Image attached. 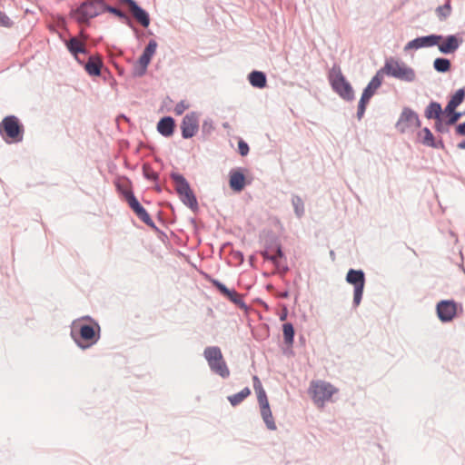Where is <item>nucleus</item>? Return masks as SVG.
<instances>
[{
  "instance_id": "nucleus-1",
  "label": "nucleus",
  "mask_w": 465,
  "mask_h": 465,
  "mask_svg": "<svg viewBox=\"0 0 465 465\" xmlns=\"http://www.w3.org/2000/svg\"><path fill=\"white\" fill-rule=\"evenodd\" d=\"M378 73L382 78L386 74L407 83H412L416 80L415 70L405 62L393 57L387 58L383 67L378 70Z\"/></svg>"
},
{
  "instance_id": "nucleus-2",
  "label": "nucleus",
  "mask_w": 465,
  "mask_h": 465,
  "mask_svg": "<svg viewBox=\"0 0 465 465\" xmlns=\"http://www.w3.org/2000/svg\"><path fill=\"white\" fill-rule=\"evenodd\" d=\"M104 0H85L71 11V17L78 24H88L91 19L104 13Z\"/></svg>"
},
{
  "instance_id": "nucleus-3",
  "label": "nucleus",
  "mask_w": 465,
  "mask_h": 465,
  "mask_svg": "<svg viewBox=\"0 0 465 465\" xmlns=\"http://www.w3.org/2000/svg\"><path fill=\"white\" fill-rule=\"evenodd\" d=\"M203 357L210 370L214 374L219 375L223 379H227L230 376V370L218 346L206 347L203 351Z\"/></svg>"
},
{
  "instance_id": "nucleus-4",
  "label": "nucleus",
  "mask_w": 465,
  "mask_h": 465,
  "mask_svg": "<svg viewBox=\"0 0 465 465\" xmlns=\"http://www.w3.org/2000/svg\"><path fill=\"white\" fill-rule=\"evenodd\" d=\"M0 134H5L4 139L7 143H19L23 140L24 129L16 116L9 115L0 123Z\"/></svg>"
},
{
  "instance_id": "nucleus-5",
  "label": "nucleus",
  "mask_w": 465,
  "mask_h": 465,
  "mask_svg": "<svg viewBox=\"0 0 465 465\" xmlns=\"http://www.w3.org/2000/svg\"><path fill=\"white\" fill-rule=\"evenodd\" d=\"M71 334L74 341L84 349L96 342L98 339L95 337V331L94 327L82 324L80 320L73 322Z\"/></svg>"
},
{
  "instance_id": "nucleus-6",
  "label": "nucleus",
  "mask_w": 465,
  "mask_h": 465,
  "mask_svg": "<svg viewBox=\"0 0 465 465\" xmlns=\"http://www.w3.org/2000/svg\"><path fill=\"white\" fill-rule=\"evenodd\" d=\"M332 89L344 100L352 101L354 91L351 84L345 79L340 68H333L329 76Z\"/></svg>"
},
{
  "instance_id": "nucleus-7",
  "label": "nucleus",
  "mask_w": 465,
  "mask_h": 465,
  "mask_svg": "<svg viewBox=\"0 0 465 465\" xmlns=\"http://www.w3.org/2000/svg\"><path fill=\"white\" fill-rule=\"evenodd\" d=\"M309 391L313 401L320 407H323L325 402L330 401L337 391L331 383L323 381H312Z\"/></svg>"
},
{
  "instance_id": "nucleus-8",
  "label": "nucleus",
  "mask_w": 465,
  "mask_h": 465,
  "mask_svg": "<svg viewBox=\"0 0 465 465\" xmlns=\"http://www.w3.org/2000/svg\"><path fill=\"white\" fill-rule=\"evenodd\" d=\"M346 281L354 285L353 306L358 307L362 299V293L365 284L364 272L361 270L351 269L347 272Z\"/></svg>"
},
{
  "instance_id": "nucleus-9",
  "label": "nucleus",
  "mask_w": 465,
  "mask_h": 465,
  "mask_svg": "<svg viewBox=\"0 0 465 465\" xmlns=\"http://www.w3.org/2000/svg\"><path fill=\"white\" fill-rule=\"evenodd\" d=\"M420 126V121L416 112L409 107L403 108L398 122L396 123V128L402 134L413 131Z\"/></svg>"
},
{
  "instance_id": "nucleus-10",
  "label": "nucleus",
  "mask_w": 465,
  "mask_h": 465,
  "mask_svg": "<svg viewBox=\"0 0 465 465\" xmlns=\"http://www.w3.org/2000/svg\"><path fill=\"white\" fill-rule=\"evenodd\" d=\"M157 42L153 39L150 40L146 47L144 48L142 55L138 59L134 68V74L136 76H143L147 70V67L151 62L152 57L156 53Z\"/></svg>"
},
{
  "instance_id": "nucleus-11",
  "label": "nucleus",
  "mask_w": 465,
  "mask_h": 465,
  "mask_svg": "<svg viewBox=\"0 0 465 465\" xmlns=\"http://www.w3.org/2000/svg\"><path fill=\"white\" fill-rule=\"evenodd\" d=\"M125 199L130 208L135 213L138 218L150 227H155L153 221L150 217L146 210L140 204L133 192L127 191L124 193Z\"/></svg>"
},
{
  "instance_id": "nucleus-12",
  "label": "nucleus",
  "mask_w": 465,
  "mask_h": 465,
  "mask_svg": "<svg viewBox=\"0 0 465 465\" xmlns=\"http://www.w3.org/2000/svg\"><path fill=\"white\" fill-rule=\"evenodd\" d=\"M443 39V35H429L425 36L417 37L410 42L404 46V51H410L412 49H420L426 47L436 46L439 44V41Z\"/></svg>"
},
{
  "instance_id": "nucleus-13",
  "label": "nucleus",
  "mask_w": 465,
  "mask_h": 465,
  "mask_svg": "<svg viewBox=\"0 0 465 465\" xmlns=\"http://www.w3.org/2000/svg\"><path fill=\"white\" fill-rule=\"evenodd\" d=\"M199 129V114L195 112L187 114L182 121V136L184 139L192 138Z\"/></svg>"
},
{
  "instance_id": "nucleus-14",
  "label": "nucleus",
  "mask_w": 465,
  "mask_h": 465,
  "mask_svg": "<svg viewBox=\"0 0 465 465\" xmlns=\"http://www.w3.org/2000/svg\"><path fill=\"white\" fill-rule=\"evenodd\" d=\"M439 319L442 322H450L457 313V303L452 300L440 301L436 307Z\"/></svg>"
},
{
  "instance_id": "nucleus-15",
  "label": "nucleus",
  "mask_w": 465,
  "mask_h": 465,
  "mask_svg": "<svg viewBox=\"0 0 465 465\" xmlns=\"http://www.w3.org/2000/svg\"><path fill=\"white\" fill-rule=\"evenodd\" d=\"M123 5H127L130 12L135 20L141 24L143 27H147L150 25V17L148 13L140 7L134 0H119Z\"/></svg>"
},
{
  "instance_id": "nucleus-16",
  "label": "nucleus",
  "mask_w": 465,
  "mask_h": 465,
  "mask_svg": "<svg viewBox=\"0 0 465 465\" xmlns=\"http://www.w3.org/2000/svg\"><path fill=\"white\" fill-rule=\"evenodd\" d=\"M209 282L216 287L221 293H223L224 296H226L234 304L244 307L245 304L241 297V295L235 291V290H230L228 289L223 283H222L220 281L209 278Z\"/></svg>"
},
{
  "instance_id": "nucleus-17",
  "label": "nucleus",
  "mask_w": 465,
  "mask_h": 465,
  "mask_svg": "<svg viewBox=\"0 0 465 465\" xmlns=\"http://www.w3.org/2000/svg\"><path fill=\"white\" fill-rule=\"evenodd\" d=\"M461 40L455 35L443 36L441 41H439L438 46L440 53L444 54H454L460 47Z\"/></svg>"
},
{
  "instance_id": "nucleus-18",
  "label": "nucleus",
  "mask_w": 465,
  "mask_h": 465,
  "mask_svg": "<svg viewBox=\"0 0 465 465\" xmlns=\"http://www.w3.org/2000/svg\"><path fill=\"white\" fill-rule=\"evenodd\" d=\"M260 409H261V415L262 418L267 427L270 430H275L277 429V426L275 424L274 419L272 417V413L270 409L268 399H262L258 401Z\"/></svg>"
},
{
  "instance_id": "nucleus-19",
  "label": "nucleus",
  "mask_w": 465,
  "mask_h": 465,
  "mask_svg": "<svg viewBox=\"0 0 465 465\" xmlns=\"http://www.w3.org/2000/svg\"><path fill=\"white\" fill-rule=\"evenodd\" d=\"M66 47L79 64H84V60L80 58L79 54L86 55L87 51L84 45L79 39L76 37L70 38L66 42Z\"/></svg>"
},
{
  "instance_id": "nucleus-20",
  "label": "nucleus",
  "mask_w": 465,
  "mask_h": 465,
  "mask_svg": "<svg viewBox=\"0 0 465 465\" xmlns=\"http://www.w3.org/2000/svg\"><path fill=\"white\" fill-rule=\"evenodd\" d=\"M382 80V77L377 72L376 74L369 82L368 85L364 88L361 100L369 103L370 99L373 96L377 89L381 85Z\"/></svg>"
},
{
  "instance_id": "nucleus-21",
  "label": "nucleus",
  "mask_w": 465,
  "mask_h": 465,
  "mask_svg": "<svg viewBox=\"0 0 465 465\" xmlns=\"http://www.w3.org/2000/svg\"><path fill=\"white\" fill-rule=\"evenodd\" d=\"M419 137L420 139V142L422 144L436 148V149H442L444 148L443 142L441 140L436 141L432 133L428 127H424L420 133Z\"/></svg>"
},
{
  "instance_id": "nucleus-22",
  "label": "nucleus",
  "mask_w": 465,
  "mask_h": 465,
  "mask_svg": "<svg viewBox=\"0 0 465 465\" xmlns=\"http://www.w3.org/2000/svg\"><path fill=\"white\" fill-rule=\"evenodd\" d=\"M91 76H99L101 74V68L103 66V62L99 56L90 55L88 56V61L84 64H82Z\"/></svg>"
},
{
  "instance_id": "nucleus-23",
  "label": "nucleus",
  "mask_w": 465,
  "mask_h": 465,
  "mask_svg": "<svg viewBox=\"0 0 465 465\" xmlns=\"http://www.w3.org/2000/svg\"><path fill=\"white\" fill-rule=\"evenodd\" d=\"M230 187L235 192H241L245 186V176L239 170L230 172Z\"/></svg>"
},
{
  "instance_id": "nucleus-24",
  "label": "nucleus",
  "mask_w": 465,
  "mask_h": 465,
  "mask_svg": "<svg viewBox=\"0 0 465 465\" xmlns=\"http://www.w3.org/2000/svg\"><path fill=\"white\" fill-rule=\"evenodd\" d=\"M174 120L170 116L162 118L157 124V131L165 137H169L173 134Z\"/></svg>"
},
{
  "instance_id": "nucleus-25",
  "label": "nucleus",
  "mask_w": 465,
  "mask_h": 465,
  "mask_svg": "<svg viewBox=\"0 0 465 465\" xmlns=\"http://www.w3.org/2000/svg\"><path fill=\"white\" fill-rule=\"evenodd\" d=\"M171 178L175 184V191L177 192L179 196L192 190L189 183L182 174L178 173H172Z\"/></svg>"
},
{
  "instance_id": "nucleus-26",
  "label": "nucleus",
  "mask_w": 465,
  "mask_h": 465,
  "mask_svg": "<svg viewBox=\"0 0 465 465\" xmlns=\"http://www.w3.org/2000/svg\"><path fill=\"white\" fill-rule=\"evenodd\" d=\"M465 90L460 88L451 96L443 113H453V111L463 102Z\"/></svg>"
},
{
  "instance_id": "nucleus-27",
  "label": "nucleus",
  "mask_w": 465,
  "mask_h": 465,
  "mask_svg": "<svg viewBox=\"0 0 465 465\" xmlns=\"http://www.w3.org/2000/svg\"><path fill=\"white\" fill-rule=\"evenodd\" d=\"M248 80L253 87L263 88L266 86V75L261 71H252L250 73Z\"/></svg>"
},
{
  "instance_id": "nucleus-28",
  "label": "nucleus",
  "mask_w": 465,
  "mask_h": 465,
  "mask_svg": "<svg viewBox=\"0 0 465 465\" xmlns=\"http://www.w3.org/2000/svg\"><path fill=\"white\" fill-rule=\"evenodd\" d=\"M442 108L440 103L430 102L426 107L424 114L427 119H435L441 117Z\"/></svg>"
},
{
  "instance_id": "nucleus-29",
  "label": "nucleus",
  "mask_w": 465,
  "mask_h": 465,
  "mask_svg": "<svg viewBox=\"0 0 465 465\" xmlns=\"http://www.w3.org/2000/svg\"><path fill=\"white\" fill-rule=\"evenodd\" d=\"M250 394H251V390L248 387H245L238 393L228 396V401H230V403L232 406H237L242 401H243Z\"/></svg>"
},
{
  "instance_id": "nucleus-30",
  "label": "nucleus",
  "mask_w": 465,
  "mask_h": 465,
  "mask_svg": "<svg viewBox=\"0 0 465 465\" xmlns=\"http://www.w3.org/2000/svg\"><path fill=\"white\" fill-rule=\"evenodd\" d=\"M181 201L192 210L198 208L197 199L192 190L180 195Z\"/></svg>"
},
{
  "instance_id": "nucleus-31",
  "label": "nucleus",
  "mask_w": 465,
  "mask_h": 465,
  "mask_svg": "<svg viewBox=\"0 0 465 465\" xmlns=\"http://www.w3.org/2000/svg\"><path fill=\"white\" fill-rule=\"evenodd\" d=\"M292 204L294 209V213L298 218H302L304 215L305 208L302 199L299 195H293L292 197Z\"/></svg>"
},
{
  "instance_id": "nucleus-32",
  "label": "nucleus",
  "mask_w": 465,
  "mask_h": 465,
  "mask_svg": "<svg viewBox=\"0 0 465 465\" xmlns=\"http://www.w3.org/2000/svg\"><path fill=\"white\" fill-rule=\"evenodd\" d=\"M282 331H283V339L284 342L292 346L293 343V338H294V329L292 323L287 322L282 325Z\"/></svg>"
},
{
  "instance_id": "nucleus-33",
  "label": "nucleus",
  "mask_w": 465,
  "mask_h": 465,
  "mask_svg": "<svg viewBox=\"0 0 465 465\" xmlns=\"http://www.w3.org/2000/svg\"><path fill=\"white\" fill-rule=\"evenodd\" d=\"M433 67L439 73H446L450 69V62L447 58H436L433 62Z\"/></svg>"
},
{
  "instance_id": "nucleus-34",
  "label": "nucleus",
  "mask_w": 465,
  "mask_h": 465,
  "mask_svg": "<svg viewBox=\"0 0 465 465\" xmlns=\"http://www.w3.org/2000/svg\"><path fill=\"white\" fill-rule=\"evenodd\" d=\"M451 7L450 1L447 0V2L440 6H438L436 9V14L440 20H445L447 17L450 15Z\"/></svg>"
},
{
  "instance_id": "nucleus-35",
  "label": "nucleus",
  "mask_w": 465,
  "mask_h": 465,
  "mask_svg": "<svg viewBox=\"0 0 465 465\" xmlns=\"http://www.w3.org/2000/svg\"><path fill=\"white\" fill-rule=\"evenodd\" d=\"M253 388L257 393V400H262L267 398L266 392L262 388V385L257 376L253 377Z\"/></svg>"
},
{
  "instance_id": "nucleus-36",
  "label": "nucleus",
  "mask_w": 465,
  "mask_h": 465,
  "mask_svg": "<svg viewBox=\"0 0 465 465\" xmlns=\"http://www.w3.org/2000/svg\"><path fill=\"white\" fill-rule=\"evenodd\" d=\"M104 12H109L111 14H114L123 20H126V21L129 20V17L126 15L125 13H124L123 11H121L120 9H118L116 7L110 6L106 4H105Z\"/></svg>"
},
{
  "instance_id": "nucleus-37",
  "label": "nucleus",
  "mask_w": 465,
  "mask_h": 465,
  "mask_svg": "<svg viewBox=\"0 0 465 465\" xmlns=\"http://www.w3.org/2000/svg\"><path fill=\"white\" fill-rule=\"evenodd\" d=\"M213 130H214V125H213V120L209 119V118L203 120V124H202L203 134L205 135H209L213 133Z\"/></svg>"
},
{
  "instance_id": "nucleus-38",
  "label": "nucleus",
  "mask_w": 465,
  "mask_h": 465,
  "mask_svg": "<svg viewBox=\"0 0 465 465\" xmlns=\"http://www.w3.org/2000/svg\"><path fill=\"white\" fill-rule=\"evenodd\" d=\"M445 114H448V116H449V119L446 122V124L448 125L454 124L463 115L462 113L455 112V110L453 111V113H445Z\"/></svg>"
},
{
  "instance_id": "nucleus-39",
  "label": "nucleus",
  "mask_w": 465,
  "mask_h": 465,
  "mask_svg": "<svg viewBox=\"0 0 465 465\" xmlns=\"http://www.w3.org/2000/svg\"><path fill=\"white\" fill-rule=\"evenodd\" d=\"M143 174L145 178L149 180H157L158 179V173L153 171L151 168L147 167L146 165H143Z\"/></svg>"
},
{
  "instance_id": "nucleus-40",
  "label": "nucleus",
  "mask_w": 465,
  "mask_h": 465,
  "mask_svg": "<svg viewBox=\"0 0 465 465\" xmlns=\"http://www.w3.org/2000/svg\"><path fill=\"white\" fill-rule=\"evenodd\" d=\"M367 104H368L367 102L360 99V102L358 104V110H357V118L359 120H361L362 118V116L364 115Z\"/></svg>"
},
{
  "instance_id": "nucleus-41",
  "label": "nucleus",
  "mask_w": 465,
  "mask_h": 465,
  "mask_svg": "<svg viewBox=\"0 0 465 465\" xmlns=\"http://www.w3.org/2000/svg\"><path fill=\"white\" fill-rule=\"evenodd\" d=\"M238 149H239V153L242 155V156H245L248 154L249 153V146L248 144L242 141V140H240L239 143H238Z\"/></svg>"
},
{
  "instance_id": "nucleus-42",
  "label": "nucleus",
  "mask_w": 465,
  "mask_h": 465,
  "mask_svg": "<svg viewBox=\"0 0 465 465\" xmlns=\"http://www.w3.org/2000/svg\"><path fill=\"white\" fill-rule=\"evenodd\" d=\"M189 107V105L187 104H185V102L183 101H181L180 103H178L175 107H174V113L178 115L182 114L187 108Z\"/></svg>"
},
{
  "instance_id": "nucleus-43",
  "label": "nucleus",
  "mask_w": 465,
  "mask_h": 465,
  "mask_svg": "<svg viewBox=\"0 0 465 465\" xmlns=\"http://www.w3.org/2000/svg\"><path fill=\"white\" fill-rule=\"evenodd\" d=\"M435 129L438 132H440V133H443V132L447 131L446 127L442 124L441 117H440V118H438L436 120V122H435Z\"/></svg>"
},
{
  "instance_id": "nucleus-44",
  "label": "nucleus",
  "mask_w": 465,
  "mask_h": 465,
  "mask_svg": "<svg viewBox=\"0 0 465 465\" xmlns=\"http://www.w3.org/2000/svg\"><path fill=\"white\" fill-rule=\"evenodd\" d=\"M262 255L266 260L272 261L275 265L279 266L277 261L278 258L276 257L275 254H269L267 252H265Z\"/></svg>"
},
{
  "instance_id": "nucleus-45",
  "label": "nucleus",
  "mask_w": 465,
  "mask_h": 465,
  "mask_svg": "<svg viewBox=\"0 0 465 465\" xmlns=\"http://www.w3.org/2000/svg\"><path fill=\"white\" fill-rule=\"evenodd\" d=\"M456 132L460 135H465V122L457 126Z\"/></svg>"
},
{
  "instance_id": "nucleus-46",
  "label": "nucleus",
  "mask_w": 465,
  "mask_h": 465,
  "mask_svg": "<svg viewBox=\"0 0 465 465\" xmlns=\"http://www.w3.org/2000/svg\"><path fill=\"white\" fill-rule=\"evenodd\" d=\"M275 255L277 258L282 257L283 253L280 246L277 248Z\"/></svg>"
},
{
  "instance_id": "nucleus-47",
  "label": "nucleus",
  "mask_w": 465,
  "mask_h": 465,
  "mask_svg": "<svg viewBox=\"0 0 465 465\" xmlns=\"http://www.w3.org/2000/svg\"><path fill=\"white\" fill-rule=\"evenodd\" d=\"M457 146L459 149L465 150V139L463 141H461L460 143H459Z\"/></svg>"
},
{
  "instance_id": "nucleus-48",
  "label": "nucleus",
  "mask_w": 465,
  "mask_h": 465,
  "mask_svg": "<svg viewBox=\"0 0 465 465\" xmlns=\"http://www.w3.org/2000/svg\"><path fill=\"white\" fill-rule=\"evenodd\" d=\"M281 298H287L289 296L288 292H283L279 295Z\"/></svg>"
},
{
  "instance_id": "nucleus-49",
  "label": "nucleus",
  "mask_w": 465,
  "mask_h": 465,
  "mask_svg": "<svg viewBox=\"0 0 465 465\" xmlns=\"http://www.w3.org/2000/svg\"><path fill=\"white\" fill-rule=\"evenodd\" d=\"M5 17H4V16L2 15V13L0 12V25H4V19H5Z\"/></svg>"
},
{
  "instance_id": "nucleus-50",
  "label": "nucleus",
  "mask_w": 465,
  "mask_h": 465,
  "mask_svg": "<svg viewBox=\"0 0 465 465\" xmlns=\"http://www.w3.org/2000/svg\"><path fill=\"white\" fill-rule=\"evenodd\" d=\"M286 319V313H283L280 316L281 321H284Z\"/></svg>"
}]
</instances>
